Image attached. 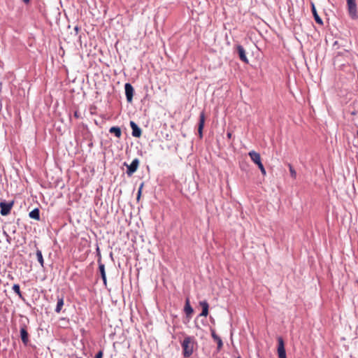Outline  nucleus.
Wrapping results in <instances>:
<instances>
[{
	"mask_svg": "<svg viewBox=\"0 0 358 358\" xmlns=\"http://www.w3.org/2000/svg\"><path fill=\"white\" fill-rule=\"evenodd\" d=\"M211 335L213 338L217 342V349L220 350L222 348L223 343L222 341V339L220 336H218L214 330H212Z\"/></svg>",
	"mask_w": 358,
	"mask_h": 358,
	"instance_id": "15",
	"label": "nucleus"
},
{
	"mask_svg": "<svg viewBox=\"0 0 358 358\" xmlns=\"http://www.w3.org/2000/svg\"><path fill=\"white\" fill-rule=\"evenodd\" d=\"M143 182H142L138 188V194H137V200L138 201L141 198V194H142V190H143Z\"/></svg>",
	"mask_w": 358,
	"mask_h": 358,
	"instance_id": "23",
	"label": "nucleus"
},
{
	"mask_svg": "<svg viewBox=\"0 0 358 358\" xmlns=\"http://www.w3.org/2000/svg\"><path fill=\"white\" fill-rule=\"evenodd\" d=\"M36 255V257H37L38 262L40 263L41 266H43L44 260H43V257L41 251L40 250L37 249Z\"/></svg>",
	"mask_w": 358,
	"mask_h": 358,
	"instance_id": "20",
	"label": "nucleus"
},
{
	"mask_svg": "<svg viewBox=\"0 0 358 358\" xmlns=\"http://www.w3.org/2000/svg\"><path fill=\"white\" fill-rule=\"evenodd\" d=\"M13 290L20 296L22 297V293L20 289V285L17 284H15L13 286Z\"/></svg>",
	"mask_w": 358,
	"mask_h": 358,
	"instance_id": "21",
	"label": "nucleus"
},
{
	"mask_svg": "<svg viewBox=\"0 0 358 358\" xmlns=\"http://www.w3.org/2000/svg\"><path fill=\"white\" fill-rule=\"evenodd\" d=\"M259 169H260V171H261L262 174L263 176H266V170H265V169H264V166H262V167H260V168H259Z\"/></svg>",
	"mask_w": 358,
	"mask_h": 358,
	"instance_id": "24",
	"label": "nucleus"
},
{
	"mask_svg": "<svg viewBox=\"0 0 358 358\" xmlns=\"http://www.w3.org/2000/svg\"><path fill=\"white\" fill-rule=\"evenodd\" d=\"M13 203H14L13 201H11L10 203H6L4 201L0 202V208H1L0 213H1V215H3V216L8 215L10 213V212L13 206Z\"/></svg>",
	"mask_w": 358,
	"mask_h": 358,
	"instance_id": "4",
	"label": "nucleus"
},
{
	"mask_svg": "<svg viewBox=\"0 0 358 358\" xmlns=\"http://www.w3.org/2000/svg\"><path fill=\"white\" fill-rule=\"evenodd\" d=\"M311 10L315 22L321 26L323 25V21L321 19V17L318 15L315 4L313 3H311Z\"/></svg>",
	"mask_w": 358,
	"mask_h": 358,
	"instance_id": "10",
	"label": "nucleus"
},
{
	"mask_svg": "<svg viewBox=\"0 0 358 358\" xmlns=\"http://www.w3.org/2000/svg\"><path fill=\"white\" fill-rule=\"evenodd\" d=\"M205 120H206L205 113L203 111L200 113L199 122V125H198V133H199V136L200 138H201L203 137V129L204 127Z\"/></svg>",
	"mask_w": 358,
	"mask_h": 358,
	"instance_id": "7",
	"label": "nucleus"
},
{
	"mask_svg": "<svg viewBox=\"0 0 358 358\" xmlns=\"http://www.w3.org/2000/svg\"><path fill=\"white\" fill-rule=\"evenodd\" d=\"M74 115H75L76 117H78V113H77V112H76V113H74Z\"/></svg>",
	"mask_w": 358,
	"mask_h": 358,
	"instance_id": "29",
	"label": "nucleus"
},
{
	"mask_svg": "<svg viewBox=\"0 0 358 358\" xmlns=\"http://www.w3.org/2000/svg\"><path fill=\"white\" fill-rule=\"evenodd\" d=\"M25 3H28L29 2V0H22Z\"/></svg>",
	"mask_w": 358,
	"mask_h": 358,
	"instance_id": "28",
	"label": "nucleus"
},
{
	"mask_svg": "<svg viewBox=\"0 0 358 358\" xmlns=\"http://www.w3.org/2000/svg\"><path fill=\"white\" fill-rule=\"evenodd\" d=\"M64 306V297L62 296L57 299V303L55 308V312L59 313L61 312L62 308Z\"/></svg>",
	"mask_w": 358,
	"mask_h": 358,
	"instance_id": "17",
	"label": "nucleus"
},
{
	"mask_svg": "<svg viewBox=\"0 0 358 358\" xmlns=\"http://www.w3.org/2000/svg\"><path fill=\"white\" fill-rule=\"evenodd\" d=\"M124 165L127 166V174L129 176H131L138 169L139 166V159H134L129 165H127L126 163H124Z\"/></svg>",
	"mask_w": 358,
	"mask_h": 358,
	"instance_id": "5",
	"label": "nucleus"
},
{
	"mask_svg": "<svg viewBox=\"0 0 358 358\" xmlns=\"http://www.w3.org/2000/svg\"><path fill=\"white\" fill-rule=\"evenodd\" d=\"M200 306L202 307V312L200 314L201 316L206 317L208 315V303L207 301H200Z\"/></svg>",
	"mask_w": 358,
	"mask_h": 358,
	"instance_id": "14",
	"label": "nucleus"
},
{
	"mask_svg": "<svg viewBox=\"0 0 358 358\" xmlns=\"http://www.w3.org/2000/svg\"><path fill=\"white\" fill-rule=\"evenodd\" d=\"M185 312L187 315H190L193 313V308L190 306L189 299H187L185 301Z\"/></svg>",
	"mask_w": 358,
	"mask_h": 358,
	"instance_id": "18",
	"label": "nucleus"
},
{
	"mask_svg": "<svg viewBox=\"0 0 358 358\" xmlns=\"http://www.w3.org/2000/svg\"><path fill=\"white\" fill-rule=\"evenodd\" d=\"M346 1H347L348 10L350 17L352 20L358 19L356 1L355 0H346Z\"/></svg>",
	"mask_w": 358,
	"mask_h": 358,
	"instance_id": "2",
	"label": "nucleus"
},
{
	"mask_svg": "<svg viewBox=\"0 0 358 358\" xmlns=\"http://www.w3.org/2000/svg\"><path fill=\"white\" fill-rule=\"evenodd\" d=\"M29 217L36 220H40V211L38 208H34L29 213Z\"/></svg>",
	"mask_w": 358,
	"mask_h": 358,
	"instance_id": "16",
	"label": "nucleus"
},
{
	"mask_svg": "<svg viewBox=\"0 0 358 358\" xmlns=\"http://www.w3.org/2000/svg\"><path fill=\"white\" fill-rule=\"evenodd\" d=\"M231 135H232V134H231V132H228V133H227V137H228V138H231Z\"/></svg>",
	"mask_w": 358,
	"mask_h": 358,
	"instance_id": "27",
	"label": "nucleus"
},
{
	"mask_svg": "<svg viewBox=\"0 0 358 358\" xmlns=\"http://www.w3.org/2000/svg\"><path fill=\"white\" fill-rule=\"evenodd\" d=\"M238 358H241V357H238Z\"/></svg>",
	"mask_w": 358,
	"mask_h": 358,
	"instance_id": "30",
	"label": "nucleus"
},
{
	"mask_svg": "<svg viewBox=\"0 0 358 358\" xmlns=\"http://www.w3.org/2000/svg\"><path fill=\"white\" fill-rule=\"evenodd\" d=\"M130 127L132 129V136L136 138H139L142 134V131L138 126L134 122L131 121Z\"/></svg>",
	"mask_w": 358,
	"mask_h": 358,
	"instance_id": "9",
	"label": "nucleus"
},
{
	"mask_svg": "<svg viewBox=\"0 0 358 358\" xmlns=\"http://www.w3.org/2000/svg\"><path fill=\"white\" fill-rule=\"evenodd\" d=\"M99 269L101 275V278L103 280V284L106 285L107 284V280H106V271H105V266L103 264H102L100 260L99 261Z\"/></svg>",
	"mask_w": 358,
	"mask_h": 358,
	"instance_id": "12",
	"label": "nucleus"
},
{
	"mask_svg": "<svg viewBox=\"0 0 358 358\" xmlns=\"http://www.w3.org/2000/svg\"><path fill=\"white\" fill-rule=\"evenodd\" d=\"M109 132L114 134L116 137L120 138L122 135L121 129L117 127H113L109 129Z\"/></svg>",
	"mask_w": 358,
	"mask_h": 358,
	"instance_id": "19",
	"label": "nucleus"
},
{
	"mask_svg": "<svg viewBox=\"0 0 358 358\" xmlns=\"http://www.w3.org/2000/svg\"><path fill=\"white\" fill-rule=\"evenodd\" d=\"M278 358H287L286 352L285 348V343L282 337L278 338Z\"/></svg>",
	"mask_w": 358,
	"mask_h": 358,
	"instance_id": "3",
	"label": "nucleus"
},
{
	"mask_svg": "<svg viewBox=\"0 0 358 358\" xmlns=\"http://www.w3.org/2000/svg\"><path fill=\"white\" fill-rule=\"evenodd\" d=\"M357 136H358V131H357Z\"/></svg>",
	"mask_w": 358,
	"mask_h": 358,
	"instance_id": "31",
	"label": "nucleus"
},
{
	"mask_svg": "<svg viewBox=\"0 0 358 358\" xmlns=\"http://www.w3.org/2000/svg\"><path fill=\"white\" fill-rule=\"evenodd\" d=\"M196 345V341L193 336H185L181 343L183 356L185 357H189L193 354Z\"/></svg>",
	"mask_w": 358,
	"mask_h": 358,
	"instance_id": "1",
	"label": "nucleus"
},
{
	"mask_svg": "<svg viewBox=\"0 0 358 358\" xmlns=\"http://www.w3.org/2000/svg\"><path fill=\"white\" fill-rule=\"evenodd\" d=\"M103 352L102 351H99L95 356V358H102Z\"/></svg>",
	"mask_w": 358,
	"mask_h": 358,
	"instance_id": "25",
	"label": "nucleus"
},
{
	"mask_svg": "<svg viewBox=\"0 0 358 358\" xmlns=\"http://www.w3.org/2000/svg\"><path fill=\"white\" fill-rule=\"evenodd\" d=\"M289 172H290V175H291V177L293 178V179H296V171L294 169V168L292 167V165H289Z\"/></svg>",
	"mask_w": 358,
	"mask_h": 358,
	"instance_id": "22",
	"label": "nucleus"
},
{
	"mask_svg": "<svg viewBox=\"0 0 358 358\" xmlns=\"http://www.w3.org/2000/svg\"><path fill=\"white\" fill-rule=\"evenodd\" d=\"M125 94L127 97V100L129 103H131L133 99L134 96V87L130 83H126L124 85Z\"/></svg>",
	"mask_w": 358,
	"mask_h": 358,
	"instance_id": "6",
	"label": "nucleus"
},
{
	"mask_svg": "<svg viewBox=\"0 0 358 358\" xmlns=\"http://www.w3.org/2000/svg\"><path fill=\"white\" fill-rule=\"evenodd\" d=\"M20 336L22 341L24 345H27L29 342V334L25 327H22L20 329Z\"/></svg>",
	"mask_w": 358,
	"mask_h": 358,
	"instance_id": "13",
	"label": "nucleus"
},
{
	"mask_svg": "<svg viewBox=\"0 0 358 358\" xmlns=\"http://www.w3.org/2000/svg\"><path fill=\"white\" fill-rule=\"evenodd\" d=\"M248 155H249L250 159H252V161L255 164H257L259 162H261V156L258 152H257L254 150H252L248 153Z\"/></svg>",
	"mask_w": 358,
	"mask_h": 358,
	"instance_id": "11",
	"label": "nucleus"
},
{
	"mask_svg": "<svg viewBox=\"0 0 358 358\" xmlns=\"http://www.w3.org/2000/svg\"><path fill=\"white\" fill-rule=\"evenodd\" d=\"M236 50H237V52H238V54L240 59L242 62L248 64V58L246 57V52H245V50L244 48L242 45H238L236 46Z\"/></svg>",
	"mask_w": 358,
	"mask_h": 358,
	"instance_id": "8",
	"label": "nucleus"
},
{
	"mask_svg": "<svg viewBox=\"0 0 358 358\" xmlns=\"http://www.w3.org/2000/svg\"><path fill=\"white\" fill-rule=\"evenodd\" d=\"M257 165L258 166L259 169L264 166L263 164L262 163V161L259 162Z\"/></svg>",
	"mask_w": 358,
	"mask_h": 358,
	"instance_id": "26",
	"label": "nucleus"
}]
</instances>
